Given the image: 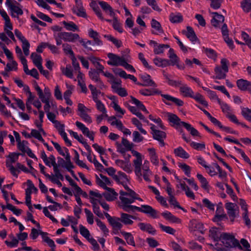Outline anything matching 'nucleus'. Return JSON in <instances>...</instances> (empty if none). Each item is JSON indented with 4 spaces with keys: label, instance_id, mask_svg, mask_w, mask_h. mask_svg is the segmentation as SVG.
<instances>
[{
    "label": "nucleus",
    "instance_id": "nucleus-7",
    "mask_svg": "<svg viewBox=\"0 0 251 251\" xmlns=\"http://www.w3.org/2000/svg\"><path fill=\"white\" fill-rule=\"evenodd\" d=\"M167 115L171 125L176 129L180 128L181 126L184 127L185 124H186L184 122L181 121L180 119L175 114L167 113Z\"/></svg>",
    "mask_w": 251,
    "mask_h": 251
},
{
    "label": "nucleus",
    "instance_id": "nucleus-41",
    "mask_svg": "<svg viewBox=\"0 0 251 251\" xmlns=\"http://www.w3.org/2000/svg\"><path fill=\"white\" fill-rule=\"evenodd\" d=\"M218 103L220 105L221 108L222 109L223 112L224 113L226 116L231 113L232 109L227 103L224 102L221 100L219 101Z\"/></svg>",
    "mask_w": 251,
    "mask_h": 251
},
{
    "label": "nucleus",
    "instance_id": "nucleus-31",
    "mask_svg": "<svg viewBox=\"0 0 251 251\" xmlns=\"http://www.w3.org/2000/svg\"><path fill=\"white\" fill-rule=\"evenodd\" d=\"M185 35L193 43L198 40L193 29L191 26H188L187 27V31L186 32Z\"/></svg>",
    "mask_w": 251,
    "mask_h": 251
},
{
    "label": "nucleus",
    "instance_id": "nucleus-39",
    "mask_svg": "<svg viewBox=\"0 0 251 251\" xmlns=\"http://www.w3.org/2000/svg\"><path fill=\"white\" fill-rule=\"evenodd\" d=\"M192 95L193 97H191L190 98L195 99L196 101L204 105L205 106H208L207 101L204 100L203 97L201 94L199 93H196L195 94L194 92H193Z\"/></svg>",
    "mask_w": 251,
    "mask_h": 251
},
{
    "label": "nucleus",
    "instance_id": "nucleus-17",
    "mask_svg": "<svg viewBox=\"0 0 251 251\" xmlns=\"http://www.w3.org/2000/svg\"><path fill=\"white\" fill-rule=\"evenodd\" d=\"M5 4L10 9L12 14L11 16L15 17V16L13 13V12L16 13L18 15H22L23 14V11L21 8L15 5L10 0H6Z\"/></svg>",
    "mask_w": 251,
    "mask_h": 251
},
{
    "label": "nucleus",
    "instance_id": "nucleus-11",
    "mask_svg": "<svg viewBox=\"0 0 251 251\" xmlns=\"http://www.w3.org/2000/svg\"><path fill=\"white\" fill-rule=\"evenodd\" d=\"M161 96L163 98L162 100L167 105H171V103H169V101H171L179 106H181L184 104L183 100L172 97L171 95L167 94H161Z\"/></svg>",
    "mask_w": 251,
    "mask_h": 251
},
{
    "label": "nucleus",
    "instance_id": "nucleus-58",
    "mask_svg": "<svg viewBox=\"0 0 251 251\" xmlns=\"http://www.w3.org/2000/svg\"><path fill=\"white\" fill-rule=\"evenodd\" d=\"M22 49L24 53L25 56H28L29 54V47L30 44L27 40H24L22 42Z\"/></svg>",
    "mask_w": 251,
    "mask_h": 251
},
{
    "label": "nucleus",
    "instance_id": "nucleus-38",
    "mask_svg": "<svg viewBox=\"0 0 251 251\" xmlns=\"http://www.w3.org/2000/svg\"><path fill=\"white\" fill-rule=\"evenodd\" d=\"M169 19L172 23H178L182 22L183 17L180 13L175 14L171 13L170 15Z\"/></svg>",
    "mask_w": 251,
    "mask_h": 251
},
{
    "label": "nucleus",
    "instance_id": "nucleus-55",
    "mask_svg": "<svg viewBox=\"0 0 251 251\" xmlns=\"http://www.w3.org/2000/svg\"><path fill=\"white\" fill-rule=\"evenodd\" d=\"M93 212L100 218H103V214L100 212L99 205L93 200L92 201Z\"/></svg>",
    "mask_w": 251,
    "mask_h": 251
},
{
    "label": "nucleus",
    "instance_id": "nucleus-34",
    "mask_svg": "<svg viewBox=\"0 0 251 251\" xmlns=\"http://www.w3.org/2000/svg\"><path fill=\"white\" fill-rule=\"evenodd\" d=\"M174 153L176 156L182 158L187 159L189 157V154L181 147L175 149L174 150Z\"/></svg>",
    "mask_w": 251,
    "mask_h": 251
},
{
    "label": "nucleus",
    "instance_id": "nucleus-29",
    "mask_svg": "<svg viewBox=\"0 0 251 251\" xmlns=\"http://www.w3.org/2000/svg\"><path fill=\"white\" fill-rule=\"evenodd\" d=\"M62 24H63L64 27L67 30L71 31L73 32L79 31V28L78 26L73 22H67L66 21H63Z\"/></svg>",
    "mask_w": 251,
    "mask_h": 251
},
{
    "label": "nucleus",
    "instance_id": "nucleus-12",
    "mask_svg": "<svg viewBox=\"0 0 251 251\" xmlns=\"http://www.w3.org/2000/svg\"><path fill=\"white\" fill-rule=\"evenodd\" d=\"M238 88L242 91H248L251 94V82L244 79H239L236 81Z\"/></svg>",
    "mask_w": 251,
    "mask_h": 251
},
{
    "label": "nucleus",
    "instance_id": "nucleus-30",
    "mask_svg": "<svg viewBox=\"0 0 251 251\" xmlns=\"http://www.w3.org/2000/svg\"><path fill=\"white\" fill-rule=\"evenodd\" d=\"M139 93L145 96H149L158 94L160 93V91L156 89H143L139 90Z\"/></svg>",
    "mask_w": 251,
    "mask_h": 251
},
{
    "label": "nucleus",
    "instance_id": "nucleus-61",
    "mask_svg": "<svg viewBox=\"0 0 251 251\" xmlns=\"http://www.w3.org/2000/svg\"><path fill=\"white\" fill-rule=\"evenodd\" d=\"M112 25L114 29L119 33H122L123 32L121 24L118 22L116 18H114Z\"/></svg>",
    "mask_w": 251,
    "mask_h": 251
},
{
    "label": "nucleus",
    "instance_id": "nucleus-16",
    "mask_svg": "<svg viewBox=\"0 0 251 251\" xmlns=\"http://www.w3.org/2000/svg\"><path fill=\"white\" fill-rule=\"evenodd\" d=\"M105 189L106 191L102 195L107 201H113L117 198L118 194L113 189L107 187Z\"/></svg>",
    "mask_w": 251,
    "mask_h": 251
},
{
    "label": "nucleus",
    "instance_id": "nucleus-53",
    "mask_svg": "<svg viewBox=\"0 0 251 251\" xmlns=\"http://www.w3.org/2000/svg\"><path fill=\"white\" fill-rule=\"evenodd\" d=\"M204 52L207 56L214 60H216L217 58V53L215 50L212 49L204 48Z\"/></svg>",
    "mask_w": 251,
    "mask_h": 251
},
{
    "label": "nucleus",
    "instance_id": "nucleus-27",
    "mask_svg": "<svg viewBox=\"0 0 251 251\" xmlns=\"http://www.w3.org/2000/svg\"><path fill=\"white\" fill-rule=\"evenodd\" d=\"M89 35L94 39L95 44L97 45L100 46L102 44V41L100 39L99 34L97 31L92 29H90L89 30Z\"/></svg>",
    "mask_w": 251,
    "mask_h": 251
},
{
    "label": "nucleus",
    "instance_id": "nucleus-2",
    "mask_svg": "<svg viewBox=\"0 0 251 251\" xmlns=\"http://www.w3.org/2000/svg\"><path fill=\"white\" fill-rule=\"evenodd\" d=\"M134 195L135 192L130 188H128V191H120L119 199L121 208L128 213L138 211L148 214L153 218L158 217V212L149 205H142L141 207L131 205L134 202Z\"/></svg>",
    "mask_w": 251,
    "mask_h": 251
},
{
    "label": "nucleus",
    "instance_id": "nucleus-35",
    "mask_svg": "<svg viewBox=\"0 0 251 251\" xmlns=\"http://www.w3.org/2000/svg\"><path fill=\"white\" fill-rule=\"evenodd\" d=\"M222 234L220 233L218 228L216 227H212L209 230V236L213 239L215 241L221 239Z\"/></svg>",
    "mask_w": 251,
    "mask_h": 251
},
{
    "label": "nucleus",
    "instance_id": "nucleus-48",
    "mask_svg": "<svg viewBox=\"0 0 251 251\" xmlns=\"http://www.w3.org/2000/svg\"><path fill=\"white\" fill-rule=\"evenodd\" d=\"M96 103V107L97 109L100 112H102L105 117H108L106 114V110L104 104L98 99L96 100H94Z\"/></svg>",
    "mask_w": 251,
    "mask_h": 251
},
{
    "label": "nucleus",
    "instance_id": "nucleus-60",
    "mask_svg": "<svg viewBox=\"0 0 251 251\" xmlns=\"http://www.w3.org/2000/svg\"><path fill=\"white\" fill-rule=\"evenodd\" d=\"M96 221L97 223L98 226L103 232L104 234L105 235H107L108 234V233L109 232V230L106 227L105 225L99 219H96Z\"/></svg>",
    "mask_w": 251,
    "mask_h": 251
},
{
    "label": "nucleus",
    "instance_id": "nucleus-42",
    "mask_svg": "<svg viewBox=\"0 0 251 251\" xmlns=\"http://www.w3.org/2000/svg\"><path fill=\"white\" fill-rule=\"evenodd\" d=\"M6 166L8 168L11 174L15 177H18V174L20 171L15 168L11 163H10L9 161H6Z\"/></svg>",
    "mask_w": 251,
    "mask_h": 251
},
{
    "label": "nucleus",
    "instance_id": "nucleus-43",
    "mask_svg": "<svg viewBox=\"0 0 251 251\" xmlns=\"http://www.w3.org/2000/svg\"><path fill=\"white\" fill-rule=\"evenodd\" d=\"M151 133L152 134L153 139L157 141L161 140H162V139H164L166 137V134L165 132L159 130L155 131L154 133Z\"/></svg>",
    "mask_w": 251,
    "mask_h": 251
},
{
    "label": "nucleus",
    "instance_id": "nucleus-15",
    "mask_svg": "<svg viewBox=\"0 0 251 251\" xmlns=\"http://www.w3.org/2000/svg\"><path fill=\"white\" fill-rule=\"evenodd\" d=\"M212 14L214 15L212 19L211 20L212 25L216 28H220L221 25L223 24L225 18L217 12H211Z\"/></svg>",
    "mask_w": 251,
    "mask_h": 251
},
{
    "label": "nucleus",
    "instance_id": "nucleus-23",
    "mask_svg": "<svg viewBox=\"0 0 251 251\" xmlns=\"http://www.w3.org/2000/svg\"><path fill=\"white\" fill-rule=\"evenodd\" d=\"M141 78L144 81V83H137L138 85L143 86H156L154 82L151 79V76L148 75H141Z\"/></svg>",
    "mask_w": 251,
    "mask_h": 251
},
{
    "label": "nucleus",
    "instance_id": "nucleus-62",
    "mask_svg": "<svg viewBox=\"0 0 251 251\" xmlns=\"http://www.w3.org/2000/svg\"><path fill=\"white\" fill-rule=\"evenodd\" d=\"M226 192L227 194H228L231 198L234 201H235L237 199V197L235 194L233 189L227 184H226Z\"/></svg>",
    "mask_w": 251,
    "mask_h": 251
},
{
    "label": "nucleus",
    "instance_id": "nucleus-25",
    "mask_svg": "<svg viewBox=\"0 0 251 251\" xmlns=\"http://www.w3.org/2000/svg\"><path fill=\"white\" fill-rule=\"evenodd\" d=\"M99 5L102 8V9L110 16L113 17L115 13L112 7L108 4L106 2L101 1L99 2Z\"/></svg>",
    "mask_w": 251,
    "mask_h": 251
},
{
    "label": "nucleus",
    "instance_id": "nucleus-49",
    "mask_svg": "<svg viewBox=\"0 0 251 251\" xmlns=\"http://www.w3.org/2000/svg\"><path fill=\"white\" fill-rule=\"evenodd\" d=\"M241 114L242 116L247 120L251 122V109L249 108L241 107Z\"/></svg>",
    "mask_w": 251,
    "mask_h": 251
},
{
    "label": "nucleus",
    "instance_id": "nucleus-32",
    "mask_svg": "<svg viewBox=\"0 0 251 251\" xmlns=\"http://www.w3.org/2000/svg\"><path fill=\"white\" fill-rule=\"evenodd\" d=\"M131 215L127 213H122L121 214V222L125 225H132L133 221L131 220Z\"/></svg>",
    "mask_w": 251,
    "mask_h": 251
},
{
    "label": "nucleus",
    "instance_id": "nucleus-50",
    "mask_svg": "<svg viewBox=\"0 0 251 251\" xmlns=\"http://www.w3.org/2000/svg\"><path fill=\"white\" fill-rule=\"evenodd\" d=\"M62 48L64 53L66 54L70 55L71 56L74 57L75 55L70 45L68 44V43L63 44Z\"/></svg>",
    "mask_w": 251,
    "mask_h": 251
},
{
    "label": "nucleus",
    "instance_id": "nucleus-22",
    "mask_svg": "<svg viewBox=\"0 0 251 251\" xmlns=\"http://www.w3.org/2000/svg\"><path fill=\"white\" fill-rule=\"evenodd\" d=\"M50 159L51 161L52 166L53 167V171L54 173V176L57 178H59L61 180L63 179V176L60 173L59 170L58 169L57 165L55 162V158L53 155L50 156Z\"/></svg>",
    "mask_w": 251,
    "mask_h": 251
},
{
    "label": "nucleus",
    "instance_id": "nucleus-57",
    "mask_svg": "<svg viewBox=\"0 0 251 251\" xmlns=\"http://www.w3.org/2000/svg\"><path fill=\"white\" fill-rule=\"evenodd\" d=\"M75 125L78 128H79L82 132V133L86 135L87 133H88L90 131L89 130L88 128L82 124V123L76 121L75 122Z\"/></svg>",
    "mask_w": 251,
    "mask_h": 251
},
{
    "label": "nucleus",
    "instance_id": "nucleus-20",
    "mask_svg": "<svg viewBox=\"0 0 251 251\" xmlns=\"http://www.w3.org/2000/svg\"><path fill=\"white\" fill-rule=\"evenodd\" d=\"M117 165L122 168L127 173H131L132 171L131 164L129 162L125 161L122 160L117 159L115 161Z\"/></svg>",
    "mask_w": 251,
    "mask_h": 251
},
{
    "label": "nucleus",
    "instance_id": "nucleus-36",
    "mask_svg": "<svg viewBox=\"0 0 251 251\" xmlns=\"http://www.w3.org/2000/svg\"><path fill=\"white\" fill-rule=\"evenodd\" d=\"M121 222V218L114 217L113 220L109 223L114 229L118 230L123 227Z\"/></svg>",
    "mask_w": 251,
    "mask_h": 251
},
{
    "label": "nucleus",
    "instance_id": "nucleus-64",
    "mask_svg": "<svg viewBox=\"0 0 251 251\" xmlns=\"http://www.w3.org/2000/svg\"><path fill=\"white\" fill-rule=\"evenodd\" d=\"M133 141L134 142L139 143L144 140V137L141 135L139 132L137 131H133L132 133Z\"/></svg>",
    "mask_w": 251,
    "mask_h": 251
},
{
    "label": "nucleus",
    "instance_id": "nucleus-28",
    "mask_svg": "<svg viewBox=\"0 0 251 251\" xmlns=\"http://www.w3.org/2000/svg\"><path fill=\"white\" fill-rule=\"evenodd\" d=\"M153 61L155 65L160 67L164 68L170 65V61L167 59H162L156 57L153 60Z\"/></svg>",
    "mask_w": 251,
    "mask_h": 251
},
{
    "label": "nucleus",
    "instance_id": "nucleus-37",
    "mask_svg": "<svg viewBox=\"0 0 251 251\" xmlns=\"http://www.w3.org/2000/svg\"><path fill=\"white\" fill-rule=\"evenodd\" d=\"M118 175H115L113 178L118 182H125L127 181L128 179L126 174L122 172L118 173Z\"/></svg>",
    "mask_w": 251,
    "mask_h": 251
},
{
    "label": "nucleus",
    "instance_id": "nucleus-4",
    "mask_svg": "<svg viewBox=\"0 0 251 251\" xmlns=\"http://www.w3.org/2000/svg\"><path fill=\"white\" fill-rule=\"evenodd\" d=\"M229 61L226 58H222L221 60V66H216L214 69L215 76L213 78L218 79H225L228 72Z\"/></svg>",
    "mask_w": 251,
    "mask_h": 251
},
{
    "label": "nucleus",
    "instance_id": "nucleus-40",
    "mask_svg": "<svg viewBox=\"0 0 251 251\" xmlns=\"http://www.w3.org/2000/svg\"><path fill=\"white\" fill-rule=\"evenodd\" d=\"M197 177L201 183V187L205 190H208L209 185L206 179L203 177L202 175L200 174L197 175Z\"/></svg>",
    "mask_w": 251,
    "mask_h": 251
},
{
    "label": "nucleus",
    "instance_id": "nucleus-45",
    "mask_svg": "<svg viewBox=\"0 0 251 251\" xmlns=\"http://www.w3.org/2000/svg\"><path fill=\"white\" fill-rule=\"evenodd\" d=\"M31 58L32 60L33 63L36 66L42 64V59L40 55L35 52L32 53L31 54Z\"/></svg>",
    "mask_w": 251,
    "mask_h": 251
},
{
    "label": "nucleus",
    "instance_id": "nucleus-13",
    "mask_svg": "<svg viewBox=\"0 0 251 251\" xmlns=\"http://www.w3.org/2000/svg\"><path fill=\"white\" fill-rule=\"evenodd\" d=\"M96 183L99 186L104 189L107 188V185L110 186L111 184L110 179L102 174L100 175V177L96 175Z\"/></svg>",
    "mask_w": 251,
    "mask_h": 251
},
{
    "label": "nucleus",
    "instance_id": "nucleus-10",
    "mask_svg": "<svg viewBox=\"0 0 251 251\" xmlns=\"http://www.w3.org/2000/svg\"><path fill=\"white\" fill-rule=\"evenodd\" d=\"M107 56L110 59L107 64L111 66H122L125 61L124 57H120L112 53H109Z\"/></svg>",
    "mask_w": 251,
    "mask_h": 251
},
{
    "label": "nucleus",
    "instance_id": "nucleus-1",
    "mask_svg": "<svg viewBox=\"0 0 251 251\" xmlns=\"http://www.w3.org/2000/svg\"><path fill=\"white\" fill-rule=\"evenodd\" d=\"M117 151L118 152L125 154L126 151H130L132 155L136 158L133 160V167L136 176L139 179H141L142 177L147 182H151L150 177L152 175L151 171L150 169V163L148 160H145L142 164V156L138 151L132 150L133 144L129 142L125 138H122L121 143H116Z\"/></svg>",
    "mask_w": 251,
    "mask_h": 251
},
{
    "label": "nucleus",
    "instance_id": "nucleus-24",
    "mask_svg": "<svg viewBox=\"0 0 251 251\" xmlns=\"http://www.w3.org/2000/svg\"><path fill=\"white\" fill-rule=\"evenodd\" d=\"M162 216L167 220L170 222L174 223H179L180 222V220L176 217L173 215L171 212L169 211H165L161 213Z\"/></svg>",
    "mask_w": 251,
    "mask_h": 251
},
{
    "label": "nucleus",
    "instance_id": "nucleus-56",
    "mask_svg": "<svg viewBox=\"0 0 251 251\" xmlns=\"http://www.w3.org/2000/svg\"><path fill=\"white\" fill-rule=\"evenodd\" d=\"M84 212L86 214L87 221L88 223L90 225H92L94 223V216L93 214L90 210L87 208L84 209Z\"/></svg>",
    "mask_w": 251,
    "mask_h": 251
},
{
    "label": "nucleus",
    "instance_id": "nucleus-54",
    "mask_svg": "<svg viewBox=\"0 0 251 251\" xmlns=\"http://www.w3.org/2000/svg\"><path fill=\"white\" fill-rule=\"evenodd\" d=\"M184 127L190 132L192 136H200V133L198 132V131L195 128L192 127L191 125L188 123H187L185 124Z\"/></svg>",
    "mask_w": 251,
    "mask_h": 251
},
{
    "label": "nucleus",
    "instance_id": "nucleus-8",
    "mask_svg": "<svg viewBox=\"0 0 251 251\" xmlns=\"http://www.w3.org/2000/svg\"><path fill=\"white\" fill-rule=\"evenodd\" d=\"M77 108L79 112L78 115L80 118L84 122L91 124L92 122V119L87 114L88 112L90 111V110L82 103H79L78 104Z\"/></svg>",
    "mask_w": 251,
    "mask_h": 251
},
{
    "label": "nucleus",
    "instance_id": "nucleus-19",
    "mask_svg": "<svg viewBox=\"0 0 251 251\" xmlns=\"http://www.w3.org/2000/svg\"><path fill=\"white\" fill-rule=\"evenodd\" d=\"M151 27L154 29L151 31L152 34L158 35L164 32L161 24L156 20L152 19L151 21Z\"/></svg>",
    "mask_w": 251,
    "mask_h": 251
},
{
    "label": "nucleus",
    "instance_id": "nucleus-21",
    "mask_svg": "<svg viewBox=\"0 0 251 251\" xmlns=\"http://www.w3.org/2000/svg\"><path fill=\"white\" fill-rule=\"evenodd\" d=\"M138 226L141 230L146 231L151 235H154L156 233V230L150 224L139 223Z\"/></svg>",
    "mask_w": 251,
    "mask_h": 251
},
{
    "label": "nucleus",
    "instance_id": "nucleus-5",
    "mask_svg": "<svg viewBox=\"0 0 251 251\" xmlns=\"http://www.w3.org/2000/svg\"><path fill=\"white\" fill-rule=\"evenodd\" d=\"M221 240L224 246L226 248H238L240 250L242 249V247L239 241L235 239L234 236L230 234L227 233H222Z\"/></svg>",
    "mask_w": 251,
    "mask_h": 251
},
{
    "label": "nucleus",
    "instance_id": "nucleus-46",
    "mask_svg": "<svg viewBox=\"0 0 251 251\" xmlns=\"http://www.w3.org/2000/svg\"><path fill=\"white\" fill-rule=\"evenodd\" d=\"M169 47L168 45L160 44L154 47L153 52L155 54H159L163 53L165 49H169Z\"/></svg>",
    "mask_w": 251,
    "mask_h": 251
},
{
    "label": "nucleus",
    "instance_id": "nucleus-52",
    "mask_svg": "<svg viewBox=\"0 0 251 251\" xmlns=\"http://www.w3.org/2000/svg\"><path fill=\"white\" fill-rule=\"evenodd\" d=\"M241 7L245 12H249L251 10V0H243L241 2Z\"/></svg>",
    "mask_w": 251,
    "mask_h": 251
},
{
    "label": "nucleus",
    "instance_id": "nucleus-59",
    "mask_svg": "<svg viewBox=\"0 0 251 251\" xmlns=\"http://www.w3.org/2000/svg\"><path fill=\"white\" fill-rule=\"evenodd\" d=\"M178 167L184 172L187 176L190 177L191 168L189 166L185 163H179Z\"/></svg>",
    "mask_w": 251,
    "mask_h": 251
},
{
    "label": "nucleus",
    "instance_id": "nucleus-51",
    "mask_svg": "<svg viewBox=\"0 0 251 251\" xmlns=\"http://www.w3.org/2000/svg\"><path fill=\"white\" fill-rule=\"evenodd\" d=\"M79 231L82 236L87 240L90 238V233L89 231L85 226L82 225L79 226Z\"/></svg>",
    "mask_w": 251,
    "mask_h": 251
},
{
    "label": "nucleus",
    "instance_id": "nucleus-26",
    "mask_svg": "<svg viewBox=\"0 0 251 251\" xmlns=\"http://www.w3.org/2000/svg\"><path fill=\"white\" fill-rule=\"evenodd\" d=\"M73 12L79 17L85 18L86 17V13L85 9L82 6V4L79 5L75 4V6L73 9Z\"/></svg>",
    "mask_w": 251,
    "mask_h": 251
},
{
    "label": "nucleus",
    "instance_id": "nucleus-47",
    "mask_svg": "<svg viewBox=\"0 0 251 251\" xmlns=\"http://www.w3.org/2000/svg\"><path fill=\"white\" fill-rule=\"evenodd\" d=\"M202 89L206 91L207 92L208 97L212 100H216L218 103H219V101H221V100L218 98V96L216 95V93L214 91L210 90L207 88L202 87Z\"/></svg>",
    "mask_w": 251,
    "mask_h": 251
},
{
    "label": "nucleus",
    "instance_id": "nucleus-18",
    "mask_svg": "<svg viewBox=\"0 0 251 251\" xmlns=\"http://www.w3.org/2000/svg\"><path fill=\"white\" fill-rule=\"evenodd\" d=\"M149 153L150 159L151 163L155 166L159 165V158L154 148H149L148 149Z\"/></svg>",
    "mask_w": 251,
    "mask_h": 251
},
{
    "label": "nucleus",
    "instance_id": "nucleus-6",
    "mask_svg": "<svg viewBox=\"0 0 251 251\" xmlns=\"http://www.w3.org/2000/svg\"><path fill=\"white\" fill-rule=\"evenodd\" d=\"M225 208L231 222H233L235 218L239 215V209L235 203L228 202L225 204Z\"/></svg>",
    "mask_w": 251,
    "mask_h": 251
},
{
    "label": "nucleus",
    "instance_id": "nucleus-63",
    "mask_svg": "<svg viewBox=\"0 0 251 251\" xmlns=\"http://www.w3.org/2000/svg\"><path fill=\"white\" fill-rule=\"evenodd\" d=\"M214 166L215 167L218 172L219 177L222 179L226 178L227 176L226 173L225 171H223L218 164L214 163Z\"/></svg>",
    "mask_w": 251,
    "mask_h": 251
},
{
    "label": "nucleus",
    "instance_id": "nucleus-9",
    "mask_svg": "<svg viewBox=\"0 0 251 251\" xmlns=\"http://www.w3.org/2000/svg\"><path fill=\"white\" fill-rule=\"evenodd\" d=\"M60 38H62L64 42H75L76 40L80 39V37L78 34L73 33L72 32H58Z\"/></svg>",
    "mask_w": 251,
    "mask_h": 251
},
{
    "label": "nucleus",
    "instance_id": "nucleus-14",
    "mask_svg": "<svg viewBox=\"0 0 251 251\" xmlns=\"http://www.w3.org/2000/svg\"><path fill=\"white\" fill-rule=\"evenodd\" d=\"M35 89L37 92L39 98L40 100H48L51 96V93L50 89L48 87H45L43 92L42 90L40 88L37 84L35 85Z\"/></svg>",
    "mask_w": 251,
    "mask_h": 251
},
{
    "label": "nucleus",
    "instance_id": "nucleus-44",
    "mask_svg": "<svg viewBox=\"0 0 251 251\" xmlns=\"http://www.w3.org/2000/svg\"><path fill=\"white\" fill-rule=\"evenodd\" d=\"M131 122L132 124L137 127V128L141 132V133L144 135L147 134V131L142 127V124L137 118H132L131 119Z\"/></svg>",
    "mask_w": 251,
    "mask_h": 251
},
{
    "label": "nucleus",
    "instance_id": "nucleus-3",
    "mask_svg": "<svg viewBox=\"0 0 251 251\" xmlns=\"http://www.w3.org/2000/svg\"><path fill=\"white\" fill-rule=\"evenodd\" d=\"M164 76L167 80L168 84L175 87H179L180 94L184 97H193V91L186 84L180 80H173L171 75L167 73H163Z\"/></svg>",
    "mask_w": 251,
    "mask_h": 251
},
{
    "label": "nucleus",
    "instance_id": "nucleus-33",
    "mask_svg": "<svg viewBox=\"0 0 251 251\" xmlns=\"http://www.w3.org/2000/svg\"><path fill=\"white\" fill-rule=\"evenodd\" d=\"M121 233L124 237L128 244L132 246H135L134 237L131 233L126 232L124 231H121Z\"/></svg>",
    "mask_w": 251,
    "mask_h": 251
}]
</instances>
